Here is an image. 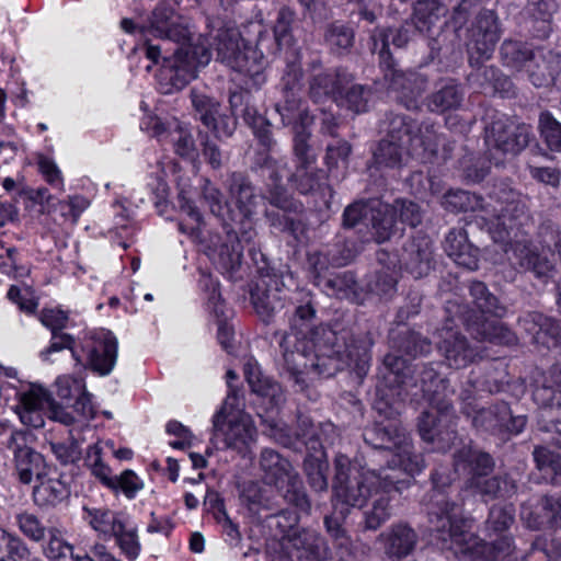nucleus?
I'll return each instance as SVG.
<instances>
[{"instance_id": "obj_63", "label": "nucleus", "mask_w": 561, "mask_h": 561, "mask_svg": "<svg viewBox=\"0 0 561 561\" xmlns=\"http://www.w3.org/2000/svg\"><path fill=\"white\" fill-rule=\"evenodd\" d=\"M390 207L396 209V217L399 216L402 224L416 227L422 220L420 207L413 202L397 199Z\"/></svg>"}, {"instance_id": "obj_10", "label": "nucleus", "mask_w": 561, "mask_h": 561, "mask_svg": "<svg viewBox=\"0 0 561 561\" xmlns=\"http://www.w3.org/2000/svg\"><path fill=\"white\" fill-rule=\"evenodd\" d=\"M268 38L259 36L256 45L245 44L236 31H220L216 36L217 59L247 78L249 88L259 89L266 80L264 48Z\"/></svg>"}, {"instance_id": "obj_23", "label": "nucleus", "mask_w": 561, "mask_h": 561, "mask_svg": "<svg viewBox=\"0 0 561 561\" xmlns=\"http://www.w3.org/2000/svg\"><path fill=\"white\" fill-rule=\"evenodd\" d=\"M297 436L305 443L308 449V455L304 462V470L309 485L317 492L325 491L328 489L327 472L329 463L318 426L310 423L309 427L298 433Z\"/></svg>"}, {"instance_id": "obj_6", "label": "nucleus", "mask_w": 561, "mask_h": 561, "mask_svg": "<svg viewBox=\"0 0 561 561\" xmlns=\"http://www.w3.org/2000/svg\"><path fill=\"white\" fill-rule=\"evenodd\" d=\"M447 381L433 368L421 373V391L427 398L431 409L424 411L419 420V433L423 440L435 444V449L444 451L456 439L455 415L449 401L445 399Z\"/></svg>"}, {"instance_id": "obj_26", "label": "nucleus", "mask_w": 561, "mask_h": 561, "mask_svg": "<svg viewBox=\"0 0 561 561\" xmlns=\"http://www.w3.org/2000/svg\"><path fill=\"white\" fill-rule=\"evenodd\" d=\"M500 39L497 19L492 11L480 12L470 28L468 49L477 54L478 59H489Z\"/></svg>"}, {"instance_id": "obj_8", "label": "nucleus", "mask_w": 561, "mask_h": 561, "mask_svg": "<svg viewBox=\"0 0 561 561\" xmlns=\"http://www.w3.org/2000/svg\"><path fill=\"white\" fill-rule=\"evenodd\" d=\"M121 26L126 33H138L145 39V55L154 64L158 62L162 48L151 44L152 38L173 42L179 47L191 46L197 42L188 20L165 3L158 4L141 24H135L130 19H123Z\"/></svg>"}, {"instance_id": "obj_40", "label": "nucleus", "mask_w": 561, "mask_h": 561, "mask_svg": "<svg viewBox=\"0 0 561 561\" xmlns=\"http://www.w3.org/2000/svg\"><path fill=\"white\" fill-rule=\"evenodd\" d=\"M462 98L463 92L460 87L448 81L430 96L427 106L432 112L444 113L459 107Z\"/></svg>"}, {"instance_id": "obj_32", "label": "nucleus", "mask_w": 561, "mask_h": 561, "mask_svg": "<svg viewBox=\"0 0 561 561\" xmlns=\"http://www.w3.org/2000/svg\"><path fill=\"white\" fill-rule=\"evenodd\" d=\"M444 249L453 261L468 270H477L479 264V250L469 241L465 230L453 229L446 236Z\"/></svg>"}, {"instance_id": "obj_14", "label": "nucleus", "mask_w": 561, "mask_h": 561, "mask_svg": "<svg viewBox=\"0 0 561 561\" xmlns=\"http://www.w3.org/2000/svg\"><path fill=\"white\" fill-rule=\"evenodd\" d=\"M244 375L251 390L261 398V404L265 405L264 412L259 413L264 433L284 446L293 444L290 430L278 417L279 408L285 400L282 387L264 376L259 366L251 362L244 365Z\"/></svg>"}, {"instance_id": "obj_21", "label": "nucleus", "mask_w": 561, "mask_h": 561, "mask_svg": "<svg viewBox=\"0 0 561 561\" xmlns=\"http://www.w3.org/2000/svg\"><path fill=\"white\" fill-rule=\"evenodd\" d=\"M550 380L537 387L534 400L540 405L538 426L545 432H556L561 436V365L553 366L549 371ZM561 446V437L557 439Z\"/></svg>"}, {"instance_id": "obj_53", "label": "nucleus", "mask_w": 561, "mask_h": 561, "mask_svg": "<svg viewBox=\"0 0 561 561\" xmlns=\"http://www.w3.org/2000/svg\"><path fill=\"white\" fill-rule=\"evenodd\" d=\"M540 136L552 151L561 152V123L549 112H542L539 116Z\"/></svg>"}, {"instance_id": "obj_57", "label": "nucleus", "mask_w": 561, "mask_h": 561, "mask_svg": "<svg viewBox=\"0 0 561 561\" xmlns=\"http://www.w3.org/2000/svg\"><path fill=\"white\" fill-rule=\"evenodd\" d=\"M519 325L534 343H543V336L549 332L550 319L542 313L530 312L519 320Z\"/></svg>"}, {"instance_id": "obj_49", "label": "nucleus", "mask_w": 561, "mask_h": 561, "mask_svg": "<svg viewBox=\"0 0 561 561\" xmlns=\"http://www.w3.org/2000/svg\"><path fill=\"white\" fill-rule=\"evenodd\" d=\"M44 552L53 561H67L68 558H75L72 545L64 538L62 531L56 527L48 528V541Z\"/></svg>"}, {"instance_id": "obj_18", "label": "nucleus", "mask_w": 561, "mask_h": 561, "mask_svg": "<svg viewBox=\"0 0 561 561\" xmlns=\"http://www.w3.org/2000/svg\"><path fill=\"white\" fill-rule=\"evenodd\" d=\"M260 467L265 479L282 492L289 504L300 512L309 513L311 505L302 481L286 458L266 448L261 453Z\"/></svg>"}, {"instance_id": "obj_12", "label": "nucleus", "mask_w": 561, "mask_h": 561, "mask_svg": "<svg viewBox=\"0 0 561 561\" xmlns=\"http://www.w3.org/2000/svg\"><path fill=\"white\" fill-rule=\"evenodd\" d=\"M211 48L207 38L197 36L196 44L180 46L173 55L163 57L157 75V85L161 93L172 94L184 89L196 78L198 67L206 66L211 59Z\"/></svg>"}, {"instance_id": "obj_16", "label": "nucleus", "mask_w": 561, "mask_h": 561, "mask_svg": "<svg viewBox=\"0 0 561 561\" xmlns=\"http://www.w3.org/2000/svg\"><path fill=\"white\" fill-rule=\"evenodd\" d=\"M382 378L383 385L377 388L378 398L374 407L380 414L391 419L399 413L401 402L408 396H417L416 391L410 393V388H415L416 383L405 359L393 354L385 356Z\"/></svg>"}, {"instance_id": "obj_13", "label": "nucleus", "mask_w": 561, "mask_h": 561, "mask_svg": "<svg viewBox=\"0 0 561 561\" xmlns=\"http://www.w3.org/2000/svg\"><path fill=\"white\" fill-rule=\"evenodd\" d=\"M243 400L231 391L225 399L221 408L213 416L214 445L221 439V448H231L244 451L256 436V427L249 413L243 410Z\"/></svg>"}, {"instance_id": "obj_55", "label": "nucleus", "mask_w": 561, "mask_h": 561, "mask_svg": "<svg viewBox=\"0 0 561 561\" xmlns=\"http://www.w3.org/2000/svg\"><path fill=\"white\" fill-rule=\"evenodd\" d=\"M191 100L194 110L199 115V119L205 126L214 124L219 112V103L208 95L193 89Z\"/></svg>"}, {"instance_id": "obj_29", "label": "nucleus", "mask_w": 561, "mask_h": 561, "mask_svg": "<svg viewBox=\"0 0 561 561\" xmlns=\"http://www.w3.org/2000/svg\"><path fill=\"white\" fill-rule=\"evenodd\" d=\"M289 549L300 561H322L329 554V548L321 536L312 529H302L288 537Z\"/></svg>"}, {"instance_id": "obj_60", "label": "nucleus", "mask_w": 561, "mask_h": 561, "mask_svg": "<svg viewBox=\"0 0 561 561\" xmlns=\"http://www.w3.org/2000/svg\"><path fill=\"white\" fill-rule=\"evenodd\" d=\"M325 41L332 48L344 50L353 45L354 33L343 24L333 23L325 33Z\"/></svg>"}, {"instance_id": "obj_59", "label": "nucleus", "mask_w": 561, "mask_h": 561, "mask_svg": "<svg viewBox=\"0 0 561 561\" xmlns=\"http://www.w3.org/2000/svg\"><path fill=\"white\" fill-rule=\"evenodd\" d=\"M50 449L56 458L64 465L75 463L81 458V443L71 434L67 443H53Z\"/></svg>"}, {"instance_id": "obj_41", "label": "nucleus", "mask_w": 561, "mask_h": 561, "mask_svg": "<svg viewBox=\"0 0 561 561\" xmlns=\"http://www.w3.org/2000/svg\"><path fill=\"white\" fill-rule=\"evenodd\" d=\"M278 295L268 289V283L265 278L260 279L251 289V301L256 313L267 321L278 305Z\"/></svg>"}, {"instance_id": "obj_35", "label": "nucleus", "mask_w": 561, "mask_h": 561, "mask_svg": "<svg viewBox=\"0 0 561 561\" xmlns=\"http://www.w3.org/2000/svg\"><path fill=\"white\" fill-rule=\"evenodd\" d=\"M69 489L56 471L50 470L33 489V501L38 507H54L69 496Z\"/></svg>"}, {"instance_id": "obj_11", "label": "nucleus", "mask_w": 561, "mask_h": 561, "mask_svg": "<svg viewBox=\"0 0 561 561\" xmlns=\"http://www.w3.org/2000/svg\"><path fill=\"white\" fill-rule=\"evenodd\" d=\"M469 291L477 310H470L462 314V321L471 335L477 340L492 343H515V334L499 320L489 319V316L503 318L506 308L499 304L497 298L489 291L485 284L472 282Z\"/></svg>"}, {"instance_id": "obj_42", "label": "nucleus", "mask_w": 561, "mask_h": 561, "mask_svg": "<svg viewBox=\"0 0 561 561\" xmlns=\"http://www.w3.org/2000/svg\"><path fill=\"white\" fill-rule=\"evenodd\" d=\"M85 463L91 470L92 476L98 479L107 489H115L117 484L116 476L112 469L102 459V447L99 443L89 446Z\"/></svg>"}, {"instance_id": "obj_2", "label": "nucleus", "mask_w": 561, "mask_h": 561, "mask_svg": "<svg viewBox=\"0 0 561 561\" xmlns=\"http://www.w3.org/2000/svg\"><path fill=\"white\" fill-rule=\"evenodd\" d=\"M493 466L489 454L466 446L454 456V473H449L447 468H439L432 474L433 494L428 506L432 530L443 542V548L453 549L471 561H486L490 548L469 533L470 520L462 516L459 504L449 501L446 489L450 486L455 474L462 473L469 476L466 486L474 494L484 499L511 496L516 491L514 481L506 476L489 477Z\"/></svg>"}, {"instance_id": "obj_30", "label": "nucleus", "mask_w": 561, "mask_h": 561, "mask_svg": "<svg viewBox=\"0 0 561 561\" xmlns=\"http://www.w3.org/2000/svg\"><path fill=\"white\" fill-rule=\"evenodd\" d=\"M353 81V76L344 70L323 71L314 75L309 84V94L314 102H321L324 99H336L341 90Z\"/></svg>"}, {"instance_id": "obj_24", "label": "nucleus", "mask_w": 561, "mask_h": 561, "mask_svg": "<svg viewBox=\"0 0 561 561\" xmlns=\"http://www.w3.org/2000/svg\"><path fill=\"white\" fill-rule=\"evenodd\" d=\"M453 320L437 331V347L448 367L460 369L472 364L480 357V351L454 329Z\"/></svg>"}, {"instance_id": "obj_34", "label": "nucleus", "mask_w": 561, "mask_h": 561, "mask_svg": "<svg viewBox=\"0 0 561 561\" xmlns=\"http://www.w3.org/2000/svg\"><path fill=\"white\" fill-rule=\"evenodd\" d=\"M141 127L151 128V135L158 137L162 141L169 139L172 142L175 152L184 158L193 157L195 152V145L191 133L176 125V127L167 133L164 125L157 117H149L148 121L141 123Z\"/></svg>"}, {"instance_id": "obj_22", "label": "nucleus", "mask_w": 561, "mask_h": 561, "mask_svg": "<svg viewBox=\"0 0 561 561\" xmlns=\"http://www.w3.org/2000/svg\"><path fill=\"white\" fill-rule=\"evenodd\" d=\"M485 133V141L491 149L513 156L523 151L534 137L529 125L516 124L504 116L493 121Z\"/></svg>"}, {"instance_id": "obj_52", "label": "nucleus", "mask_w": 561, "mask_h": 561, "mask_svg": "<svg viewBox=\"0 0 561 561\" xmlns=\"http://www.w3.org/2000/svg\"><path fill=\"white\" fill-rule=\"evenodd\" d=\"M89 201L81 195L69 196L66 201H58L53 205L51 214H58L66 222L76 224L81 214L88 208Z\"/></svg>"}, {"instance_id": "obj_45", "label": "nucleus", "mask_w": 561, "mask_h": 561, "mask_svg": "<svg viewBox=\"0 0 561 561\" xmlns=\"http://www.w3.org/2000/svg\"><path fill=\"white\" fill-rule=\"evenodd\" d=\"M112 538H115L117 547L127 560L134 561L139 557L141 545L137 528L129 523L128 518L122 529L117 530Z\"/></svg>"}, {"instance_id": "obj_27", "label": "nucleus", "mask_w": 561, "mask_h": 561, "mask_svg": "<svg viewBox=\"0 0 561 561\" xmlns=\"http://www.w3.org/2000/svg\"><path fill=\"white\" fill-rule=\"evenodd\" d=\"M383 553L396 560L410 556L417 543V534L404 523L393 524L378 537Z\"/></svg>"}, {"instance_id": "obj_38", "label": "nucleus", "mask_w": 561, "mask_h": 561, "mask_svg": "<svg viewBox=\"0 0 561 561\" xmlns=\"http://www.w3.org/2000/svg\"><path fill=\"white\" fill-rule=\"evenodd\" d=\"M463 412L467 415L474 413L472 416V425L474 427L501 434L504 421H507L510 416V407L501 402L488 409L476 410V408L468 402L463 408Z\"/></svg>"}, {"instance_id": "obj_47", "label": "nucleus", "mask_w": 561, "mask_h": 561, "mask_svg": "<svg viewBox=\"0 0 561 561\" xmlns=\"http://www.w3.org/2000/svg\"><path fill=\"white\" fill-rule=\"evenodd\" d=\"M501 55L504 62L512 67H527L530 71V61L535 54L523 43L515 41H505L501 47Z\"/></svg>"}, {"instance_id": "obj_17", "label": "nucleus", "mask_w": 561, "mask_h": 561, "mask_svg": "<svg viewBox=\"0 0 561 561\" xmlns=\"http://www.w3.org/2000/svg\"><path fill=\"white\" fill-rule=\"evenodd\" d=\"M302 71L299 64V50L295 49L291 55L286 56V67L282 76L280 85L283 100L275 105L276 112L280 115L284 125L296 126L299 130L309 129L313 123V116L309 114L298 98L301 88Z\"/></svg>"}, {"instance_id": "obj_15", "label": "nucleus", "mask_w": 561, "mask_h": 561, "mask_svg": "<svg viewBox=\"0 0 561 561\" xmlns=\"http://www.w3.org/2000/svg\"><path fill=\"white\" fill-rule=\"evenodd\" d=\"M228 190L238 213L229 208L221 192L209 182H206L203 188V196L211 214L220 218L225 226H228L229 220L244 224L243 220H249L255 213L261 197L255 193L250 181L241 173L231 174L228 180Z\"/></svg>"}, {"instance_id": "obj_48", "label": "nucleus", "mask_w": 561, "mask_h": 561, "mask_svg": "<svg viewBox=\"0 0 561 561\" xmlns=\"http://www.w3.org/2000/svg\"><path fill=\"white\" fill-rule=\"evenodd\" d=\"M515 510L513 505H494L489 513L486 520V530L489 536L492 534L499 536L500 539L514 522Z\"/></svg>"}, {"instance_id": "obj_43", "label": "nucleus", "mask_w": 561, "mask_h": 561, "mask_svg": "<svg viewBox=\"0 0 561 561\" xmlns=\"http://www.w3.org/2000/svg\"><path fill=\"white\" fill-rule=\"evenodd\" d=\"M266 169L268 170V176L272 181L270 185V195L268 201L272 205L284 209L290 210L294 208V202L288 196L285 187L282 185L280 181L283 178L288 176V171L285 165L277 167L275 170L270 164H266Z\"/></svg>"}, {"instance_id": "obj_58", "label": "nucleus", "mask_w": 561, "mask_h": 561, "mask_svg": "<svg viewBox=\"0 0 561 561\" xmlns=\"http://www.w3.org/2000/svg\"><path fill=\"white\" fill-rule=\"evenodd\" d=\"M37 167L44 181L54 190L65 191V181L61 170L58 168L54 159L39 154L37 157Z\"/></svg>"}, {"instance_id": "obj_1", "label": "nucleus", "mask_w": 561, "mask_h": 561, "mask_svg": "<svg viewBox=\"0 0 561 561\" xmlns=\"http://www.w3.org/2000/svg\"><path fill=\"white\" fill-rule=\"evenodd\" d=\"M364 439L375 448L392 453L388 467L379 472L352 465L343 454L334 459V510L343 516L350 507L363 508L368 500L371 506L365 511V525L377 529L391 515L392 493H401L413 477L425 467L422 455L414 453L409 434L397 421L378 423L364 433Z\"/></svg>"}, {"instance_id": "obj_37", "label": "nucleus", "mask_w": 561, "mask_h": 561, "mask_svg": "<svg viewBox=\"0 0 561 561\" xmlns=\"http://www.w3.org/2000/svg\"><path fill=\"white\" fill-rule=\"evenodd\" d=\"M368 210L370 214L371 239L376 242L381 243L389 240L399 230L397 227L396 209L390 207L389 204L374 199Z\"/></svg>"}, {"instance_id": "obj_3", "label": "nucleus", "mask_w": 561, "mask_h": 561, "mask_svg": "<svg viewBox=\"0 0 561 561\" xmlns=\"http://www.w3.org/2000/svg\"><path fill=\"white\" fill-rule=\"evenodd\" d=\"M300 296L301 304L290 320V332L279 340L287 368L295 375L314 370L331 376L346 365L365 373L370 358L371 341L362 336L346 343L342 350L340 337L332 329L322 325L313 328L316 310L311 294L302 290Z\"/></svg>"}, {"instance_id": "obj_28", "label": "nucleus", "mask_w": 561, "mask_h": 561, "mask_svg": "<svg viewBox=\"0 0 561 561\" xmlns=\"http://www.w3.org/2000/svg\"><path fill=\"white\" fill-rule=\"evenodd\" d=\"M68 313L58 308L44 309L41 312L39 321L44 327L51 331V341L49 346L41 352L43 360H48V357L54 352H59L64 348H71L75 340L67 333H58L67 327Z\"/></svg>"}, {"instance_id": "obj_25", "label": "nucleus", "mask_w": 561, "mask_h": 561, "mask_svg": "<svg viewBox=\"0 0 561 561\" xmlns=\"http://www.w3.org/2000/svg\"><path fill=\"white\" fill-rule=\"evenodd\" d=\"M23 438L21 432H12L8 442V447L13 448L14 469L19 481L23 484L38 482L54 468L48 466L42 454L33 448L18 445V440Z\"/></svg>"}, {"instance_id": "obj_19", "label": "nucleus", "mask_w": 561, "mask_h": 561, "mask_svg": "<svg viewBox=\"0 0 561 561\" xmlns=\"http://www.w3.org/2000/svg\"><path fill=\"white\" fill-rule=\"evenodd\" d=\"M77 364L90 368L100 376L108 375L117 359V340L112 332L100 329L87 332L80 342V352L69 348Z\"/></svg>"}, {"instance_id": "obj_64", "label": "nucleus", "mask_w": 561, "mask_h": 561, "mask_svg": "<svg viewBox=\"0 0 561 561\" xmlns=\"http://www.w3.org/2000/svg\"><path fill=\"white\" fill-rule=\"evenodd\" d=\"M117 484L114 492L122 491L128 499H134L136 494L144 488L142 480L133 471L125 470L119 476H116Z\"/></svg>"}, {"instance_id": "obj_31", "label": "nucleus", "mask_w": 561, "mask_h": 561, "mask_svg": "<svg viewBox=\"0 0 561 561\" xmlns=\"http://www.w3.org/2000/svg\"><path fill=\"white\" fill-rule=\"evenodd\" d=\"M295 20V13L289 8H282L278 12L277 20L274 26V37H270L267 33H260L259 36L264 35L268 38L265 44L264 53L273 54L285 50L286 56L291 55L295 49L299 48L296 45V39L291 33V25Z\"/></svg>"}, {"instance_id": "obj_62", "label": "nucleus", "mask_w": 561, "mask_h": 561, "mask_svg": "<svg viewBox=\"0 0 561 561\" xmlns=\"http://www.w3.org/2000/svg\"><path fill=\"white\" fill-rule=\"evenodd\" d=\"M493 561H525V557L515 551L512 538L502 536L492 543Z\"/></svg>"}, {"instance_id": "obj_46", "label": "nucleus", "mask_w": 561, "mask_h": 561, "mask_svg": "<svg viewBox=\"0 0 561 561\" xmlns=\"http://www.w3.org/2000/svg\"><path fill=\"white\" fill-rule=\"evenodd\" d=\"M247 125L251 127L255 137L265 147H271V128L268 122L257 113L253 100L247 103V106L241 110L240 115Z\"/></svg>"}, {"instance_id": "obj_54", "label": "nucleus", "mask_w": 561, "mask_h": 561, "mask_svg": "<svg viewBox=\"0 0 561 561\" xmlns=\"http://www.w3.org/2000/svg\"><path fill=\"white\" fill-rule=\"evenodd\" d=\"M198 285L202 290L207 293V307L216 317H225V306L221 295L218 290V282L214 279L210 273L201 271Z\"/></svg>"}, {"instance_id": "obj_50", "label": "nucleus", "mask_w": 561, "mask_h": 561, "mask_svg": "<svg viewBox=\"0 0 561 561\" xmlns=\"http://www.w3.org/2000/svg\"><path fill=\"white\" fill-rule=\"evenodd\" d=\"M14 519L19 530L34 542L44 540L46 534H48V529L34 513L23 511L18 513Z\"/></svg>"}, {"instance_id": "obj_20", "label": "nucleus", "mask_w": 561, "mask_h": 561, "mask_svg": "<svg viewBox=\"0 0 561 561\" xmlns=\"http://www.w3.org/2000/svg\"><path fill=\"white\" fill-rule=\"evenodd\" d=\"M294 153L297 168L290 181L301 194H319L322 198L331 195L330 186L324 182L325 174L316 167V153L308 145L309 129L294 131Z\"/></svg>"}, {"instance_id": "obj_56", "label": "nucleus", "mask_w": 561, "mask_h": 561, "mask_svg": "<svg viewBox=\"0 0 561 561\" xmlns=\"http://www.w3.org/2000/svg\"><path fill=\"white\" fill-rule=\"evenodd\" d=\"M323 287L328 295L348 298L355 293L356 280L353 273L343 272L325 279Z\"/></svg>"}, {"instance_id": "obj_39", "label": "nucleus", "mask_w": 561, "mask_h": 561, "mask_svg": "<svg viewBox=\"0 0 561 561\" xmlns=\"http://www.w3.org/2000/svg\"><path fill=\"white\" fill-rule=\"evenodd\" d=\"M445 11L437 0H417L413 14L415 28L421 33H430Z\"/></svg>"}, {"instance_id": "obj_51", "label": "nucleus", "mask_w": 561, "mask_h": 561, "mask_svg": "<svg viewBox=\"0 0 561 561\" xmlns=\"http://www.w3.org/2000/svg\"><path fill=\"white\" fill-rule=\"evenodd\" d=\"M0 547H3L4 554L0 559L11 561H24L31 556L27 545L15 534L0 529Z\"/></svg>"}, {"instance_id": "obj_61", "label": "nucleus", "mask_w": 561, "mask_h": 561, "mask_svg": "<svg viewBox=\"0 0 561 561\" xmlns=\"http://www.w3.org/2000/svg\"><path fill=\"white\" fill-rule=\"evenodd\" d=\"M266 490L262 489L257 483H249L242 491V501L252 512L261 508H270V499Z\"/></svg>"}, {"instance_id": "obj_36", "label": "nucleus", "mask_w": 561, "mask_h": 561, "mask_svg": "<svg viewBox=\"0 0 561 561\" xmlns=\"http://www.w3.org/2000/svg\"><path fill=\"white\" fill-rule=\"evenodd\" d=\"M82 518L100 536L112 538L122 529L127 517L122 512H115L107 507H83Z\"/></svg>"}, {"instance_id": "obj_5", "label": "nucleus", "mask_w": 561, "mask_h": 561, "mask_svg": "<svg viewBox=\"0 0 561 561\" xmlns=\"http://www.w3.org/2000/svg\"><path fill=\"white\" fill-rule=\"evenodd\" d=\"M386 125L387 136L374 152L378 167H399L404 156L425 161L437 153L439 136L434 125L419 126L414 119L405 115H391Z\"/></svg>"}, {"instance_id": "obj_7", "label": "nucleus", "mask_w": 561, "mask_h": 561, "mask_svg": "<svg viewBox=\"0 0 561 561\" xmlns=\"http://www.w3.org/2000/svg\"><path fill=\"white\" fill-rule=\"evenodd\" d=\"M191 191L181 188L178 195L180 210L191 220L190 224L179 222V230L186 233L199 244L201 250L220 268L227 272L234 271L242 256L241 240L229 229L226 230L230 244L222 243L221 237L209 230L203 220L202 214L194 205Z\"/></svg>"}, {"instance_id": "obj_44", "label": "nucleus", "mask_w": 561, "mask_h": 561, "mask_svg": "<svg viewBox=\"0 0 561 561\" xmlns=\"http://www.w3.org/2000/svg\"><path fill=\"white\" fill-rule=\"evenodd\" d=\"M370 95V90L362 84H352L351 87L347 84L344 90H341L336 104L356 114L364 113L368 108Z\"/></svg>"}, {"instance_id": "obj_9", "label": "nucleus", "mask_w": 561, "mask_h": 561, "mask_svg": "<svg viewBox=\"0 0 561 561\" xmlns=\"http://www.w3.org/2000/svg\"><path fill=\"white\" fill-rule=\"evenodd\" d=\"M410 39L409 30L400 27L392 30H376L371 36L373 51H378L380 66L383 70V78L388 89L397 93V99L407 108L416 107V101L424 92L427 80L417 72H403L394 68L388 50L391 43L396 47H403Z\"/></svg>"}, {"instance_id": "obj_4", "label": "nucleus", "mask_w": 561, "mask_h": 561, "mask_svg": "<svg viewBox=\"0 0 561 561\" xmlns=\"http://www.w3.org/2000/svg\"><path fill=\"white\" fill-rule=\"evenodd\" d=\"M57 396L62 400H75L71 407H65L51 397L41 385L30 383L16 392L13 410L21 423L32 428L43 427L45 416L66 426L78 424L87 427L95 416L91 393L87 391L82 377L64 375L56 380Z\"/></svg>"}, {"instance_id": "obj_33", "label": "nucleus", "mask_w": 561, "mask_h": 561, "mask_svg": "<svg viewBox=\"0 0 561 561\" xmlns=\"http://www.w3.org/2000/svg\"><path fill=\"white\" fill-rule=\"evenodd\" d=\"M432 243L427 238L412 240L405 245L402 255L405 270L414 278L427 275L432 268Z\"/></svg>"}]
</instances>
